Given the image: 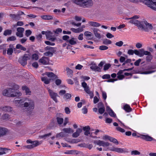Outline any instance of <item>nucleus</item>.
<instances>
[{
    "mask_svg": "<svg viewBox=\"0 0 156 156\" xmlns=\"http://www.w3.org/2000/svg\"><path fill=\"white\" fill-rule=\"evenodd\" d=\"M80 135V134L77 132L74 133L73 134L72 136L73 137H77Z\"/></svg>",
    "mask_w": 156,
    "mask_h": 156,
    "instance_id": "obj_61",
    "label": "nucleus"
},
{
    "mask_svg": "<svg viewBox=\"0 0 156 156\" xmlns=\"http://www.w3.org/2000/svg\"><path fill=\"white\" fill-rule=\"evenodd\" d=\"M141 61V59H139L137 60L134 63V65L136 66H139L140 62Z\"/></svg>",
    "mask_w": 156,
    "mask_h": 156,
    "instance_id": "obj_54",
    "label": "nucleus"
},
{
    "mask_svg": "<svg viewBox=\"0 0 156 156\" xmlns=\"http://www.w3.org/2000/svg\"><path fill=\"white\" fill-rule=\"evenodd\" d=\"M45 74L48 76L49 77L51 78V80H54L58 78L56 75L52 72H46Z\"/></svg>",
    "mask_w": 156,
    "mask_h": 156,
    "instance_id": "obj_15",
    "label": "nucleus"
},
{
    "mask_svg": "<svg viewBox=\"0 0 156 156\" xmlns=\"http://www.w3.org/2000/svg\"><path fill=\"white\" fill-rule=\"evenodd\" d=\"M71 95L69 93L66 94L63 96V98L65 100H67L68 99H71Z\"/></svg>",
    "mask_w": 156,
    "mask_h": 156,
    "instance_id": "obj_31",
    "label": "nucleus"
},
{
    "mask_svg": "<svg viewBox=\"0 0 156 156\" xmlns=\"http://www.w3.org/2000/svg\"><path fill=\"white\" fill-rule=\"evenodd\" d=\"M93 30L95 36L98 39H100L101 38V36L100 34L98 32V29L96 28H94L93 29Z\"/></svg>",
    "mask_w": 156,
    "mask_h": 156,
    "instance_id": "obj_19",
    "label": "nucleus"
},
{
    "mask_svg": "<svg viewBox=\"0 0 156 156\" xmlns=\"http://www.w3.org/2000/svg\"><path fill=\"white\" fill-rule=\"evenodd\" d=\"M84 89L86 93L90 95L91 98H92L93 97V94L90 90L89 87L84 88Z\"/></svg>",
    "mask_w": 156,
    "mask_h": 156,
    "instance_id": "obj_22",
    "label": "nucleus"
},
{
    "mask_svg": "<svg viewBox=\"0 0 156 156\" xmlns=\"http://www.w3.org/2000/svg\"><path fill=\"white\" fill-rule=\"evenodd\" d=\"M76 39L73 37L71 39L69 40V41H67V42H68L71 45H74L76 44Z\"/></svg>",
    "mask_w": 156,
    "mask_h": 156,
    "instance_id": "obj_32",
    "label": "nucleus"
},
{
    "mask_svg": "<svg viewBox=\"0 0 156 156\" xmlns=\"http://www.w3.org/2000/svg\"><path fill=\"white\" fill-rule=\"evenodd\" d=\"M11 88H8L7 89L3 90L2 92V94L3 95L7 97H11V96H13L14 95L13 94H11Z\"/></svg>",
    "mask_w": 156,
    "mask_h": 156,
    "instance_id": "obj_9",
    "label": "nucleus"
},
{
    "mask_svg": "<svg viewBox=\"0 0 156 156\" xmlns=\"http://www.w3.org/2000/svg\"><path fill=\"white\" fill-rule=\"evenodd\" d=\"M134 52V50L130 49L128 51V54L129 55H133Z\"/></svg>",
    "mask_w": 156,
    "mask_h": 156,
    "instance_id": "obj_64",
    "label": "nucleus"
},
{
    "mask_svg": "<svg viewBox=\"0 0 156 156\" xmlns=\"http://www.w3.org/2000/svg\"><path fill=\"white\" fill-rule=\"evenodd\" d=\"M66 71L67 74L70 76V77H71V76L72 75V74L73 73V70L69 69V67H66Z\"/></svg>",
    "mask_w": 156,
    "mask_h": 156,
    "instance_id": "obj_30",
    "label": "nucleus"
},
{
    "mask_svg": "<svg viewBox=\"0 0 156 156\" xmlns=\"http://www.w3.org/2000/svg\"><path fill=\"white\" fill-rule=\"evenodd\" d=\"M41 142H39L37 141H35V143H33L32 145H30L25 146V147L28 149H31L36 147H37L39 145L41 144Z\"/></svg>",
    "mask_w": 156,
    "mask_h": 156,
    "instance_id": "obj_16",
    "label": "nucleus"
},
{
    "mask_svg": "<svg viewBox=\"0 0 156 156\" xmlns=\"http://www.w3.org/2000/svg\"><path fill=\"white\" fill-rule=\"evenodd\" d=\"M9 16L13 20H19L20 18L18 14H10Z\"/></svg>",
    "mask_w": 156,
    "mask_h": 156,
    "instance_id": "obj_21",
    "label": "nucleus"
},
{
    "mask_svg": "<svg viewBox=\"0 0 156 156\" xmlns=\"http://www.w3.org/2000/svg\"><path fill=\"white\" fill-rule=\"evenodd\" d=\"M142 138L143 139L147 141H151L152 140V137L148 135H142Z\"/></svg>",
    "mask_w": 156,
    "mask_h": 156,
    "instance_id": "obj_24",
    "label": "nucleus"
},
{
    "mask_svg": "<svg viewBox=\"0 0 156 156\" xmlns=\"http://www.w3.org/2000/svg\"><path fill=\"white\" fill-rule=\"evenodd\" d=\"M0 151H5V152H9L8 151H10V150L7 148L0 147Z\"/></svg>",
    "mask_w": 156,
    "mask_h": 156,
    "instance_id": "obj_56",
    "label": "nucleus"
},
{
    "mask_svg": "<svg viewBox=\"0 0 156 156\" xmlns=\"http://www.w3.org/2000/svg\"><path fill=\"white\" fill-rule=\"evenodd\" d=\"M110 78V76L109 74H105L102 76V79H109Z\"/></svg>",
    "mask_w": 156,
    "mask_h": 156,
    "instance_id": "obj_50",
    "label": "nucleus"
},
{
    "mask_svg": "<svg viewBox=\"0 0 156 156\" xmlns=\"http://www.w3.org/2000/svg\"><path fill=\"white\" fill-rule=\"evenodd\" d=\"M106 36L107 37L109 38H111L114 37V36L109 33H108L106 35Z\"/></svg>",
    "mask_w": 156,
    "mask_h": 156,
    "instance_id": "obj_59",
    "label": "nucleus"
},
{
    "mask_svg": "<svg viewBox=\"0 0 156 156\" xmlns=\"http://www.w3.org/2000/svg\"><path fill=\"white\" fill-rule=\"evenodd\" d=\"M41 18L45 20H49L53 19V17L51 16L44 15L41 16Z\"/></svg>",
    "mask_w": 156,
    "mask_h": 156,
    "instance_id": "obj_29",
    "label": "nucleus"
},
{
    "mask_svg": "<svg viewBox=\"0 0 156 156\" xmlns=\"http://www.w3.org/2000/svg\"><path fill=\"white\" fill-rule=\"evenodd\" d=\"M31 58V54L29 53L24 54L19 59V62L23 66L27 64V61Z\"/></svg>",
    "mask_w": 156,
    "mask_h": 156,
    "instance_id": "obj_2",
    "label": "nucleus"
},
{
    "mask_svg": "<svg viewBox=\"0 0 156 156\" xmlns=\"http://www.w3.org/2000/svg\"><path fill=\"white\" fill-rule=\"evenodd\" d=\"M105 107L98 108V112L100 114H102L104 113L105 111Z\"/></svg>",
    "mask_w": 156,
    "mask_h": 156,
    "instance_id": "obj_45",
    "label": "nucleus"
},
{
    "mask_svg": "<svg viewBox=\"0 0 156 156\" xmlns=\"http://www.w3.org/2000/svg\"><path fill=\"white\" fill-rule=\"evenodd\" d=\"M80 141V140L79 139H73L72 140L70 141V142L71 143H77L79 142Z\"/></svg>",
    "mask_w": 156,
    "mask_h": 156,
    "instance_id": "obj_58",
    "label": "nucleus"
},
{
    "mask_svg": "<svg viewBox=\"0 0 156 156\" xmlns=\"http://www.w3.org/2000/svg\"><path fill=\"white\" fill-rule=\"evenodd\" d=\"M123 44V42L122 41H120L116 43L115 44L116 45L119 47H121Z\"/></svg>",
    "mask_w": 156,
    "mask_h": 156,
    "instance_id": "obj_51",
    "label": "nucleus"
},
{
    "mask_svg": "<svg viewBox=\"0 0 156 156\" xmlns=\"http://www.w3.org/2000/svg\"><path fill=\"white\" fill-rule=\"evenodd\" d=\"M65 110L66 114H69L70 113V111L69 108L68 107H66L65 109Z\"/></svg>",
    "mask_w": 156,
    "mask_h": 156,
    "instance_id": "obj_62",
    "label": "nucleus"
},
{
    "mask_svg": "<svg viewBox=\"0 0 156 156\" xmlns=\"http://www.w3.org/2000/svg\"><path fill=\"white\" fill-rule=\"evenodd\" d=\"M116 129L117 130L123 133L125 132V130L124 129L121 128L120 127H116Z\"/></svg>",
    "mask_w": 156,
    "mask_h": 156,
    "instance_id": "obj_57",
    "label": "nucleus"
},
{
    "mask_svg": "<svg viewBox=\"0 0 156 156\" xmlns=\"http://www.w3.org/2000/svg\"><path fill=\"white\" fill-rule=\"evenodd\" d=\"M84 35L87 37V39L88 40H91V38H90L92 35V34L90 32L87 31L84 32Z\"/></svg>",
    "mask_w": 156,
    "mask_h": 156,
    "instance_id": "obj_26",
    "label": "nucleus"
},
{
    "mask_svg": "<svg viewBox=\"0 0 156 156\" xmlns=\"http://www.w3.org/2000/svg\"><path fill=\"white\" fill-rule=\"evenodd\" d=\"M142 23H143L140 26V28H141L146 32L152 29L153 26L151 24L149 23L146 21H142Z\"/></svg>",
    "mask_w": 156,
    "mask_h": 156,
    "instance_id": "obj_4",
    "label": "nucleus"
},
{
    "mask_svg": "<svg viewBox=\"0 0 156 156\" xmlns=\"http://www.w3.org/2000/svg\"><path fill=\"white\" fill-rule=\"evenodd\" d=\"M53 52L48 51H47V52L44 53V54L45 56H49L51 57L53 55Z\"/></svg>",
    "mask_w": 156,
    "mask_h": 156,
    "instance_id": "obj_43",
    "label": "nucleus"
},
{
    "mask_svg": "<svg viewBox=\"0 0 156 156\" xmlns=\"http://www.w3.org/2000/svg\"><path fill=\"white\" fill-rule=\"evenodd\" d=\"M140 154V153L137 151H133L131 152L132 154L139 155Z\"/></svg>",
    "mask_w": 156,
    "mask_h": 156,
    "instance_id": "obj_53",
    "label": "nucleus"
},
{
    "mask_svg": "<svg viewBox=\"0 0 156 156\" xmlns=\"http://www.w3.org/2000/svg\"><path fill=\"white\" fill-rule=\"evenodd\" d=\"M16 39V38L15 36H12L10 37H8L7 41H15Z\"/></svg>",
    "mask_w": 156,
    "mask_h": 156,
    "instance_id": "obj_42",
    "label": "nucleus"
},
{
    "mask_svg": "<svg viewBox=\"0 0 156 156\" xmlns=\"http://www.w3.org/2000/svg\"><path fill=\"white\" fill-rule=\"evenodd\" d=\"M45 49L46 50H49V51L52 52L53 53L54 52V48H52L50 46H47L45 48Z\"/></svg>",
    "mask_w": 156,
    "mask_h": 156,
    "instance_id": "obj_40",
    "label": "nucleus"
},
{
    "mask_svg": "<svg viewBox=\"0 0 156 156\" xmlns=\"http://www.w3.org/2000/svg\"><path fill=\"white\" fill-rule=\"evenodd\" d=\"M48 90L51 98L56 102H57L58 100L56 98V97H58L57 94L54 92L52 90L49 88H48Z\"/></svg>",
    "mask_w": 156,
    "mask_h": 156,
    "instance_id": "obj_7",
    "label": "nucleus"
},
{
    "mask_svg": "<svg viewBox=\"0 0 156 156\" xmlns=\"http://www.w3.org/2000/svg\"><path fill=\"white\" fill-rule=\"evenodd\" d=\"M123 109L127 112H130L132 111V108L128 104H126L124 106Z\"/></svg>",
    "mask_w": 156,
    "mask_h": 156,
    "instance_id": "obj_23",
    "label": "nucleus"
},
{
    "mask_svg": "<svg viewBox=\"0 0 156 156\" xmlns=\"http://www.w3.org/2000/svg\"><path fill=\"white\" fill-rule=\"evenodd\" d=\"M144 2L145 4L156 11V0H147Z\"/></svg>",
    "mask_w": 156,
    "mask_h": 156,
    "instance_id": "obj_6",
    "label": "nucleus"
},
{
    "mask_svg": "<svg viewBox=\"0 0 156 156\" xmlns=\"http://www.w3.org/2000/svg\"><path fill=\"white\" fill-rule=\"evenodd\" d=\"M62 83L61 80L60 79H57L55 80V83L56 85L57 86L59 85H60Z\"/></svg>",
    "mask_w": 156,
    "mask_h": 156,
    "instance_id": "obj_60",
    "label": "nucleus"
},
{
    "mask_svg": "<svg viewBox=\"0 0 156 156\" xmlns=\"http://www.w3.org/2000/svg\"><path fill=\"white\" fill-rule=\"evenodd\" d=\"M52 34V33L51 31H48V33L45 34L46 38L49 40V38H50L51 37L50 35Z\"/></svg>",
    "mask_w": 156,
    "mask_h": 156,
    "instance_id": "obj_48",
    "label": "nucleus"
},
{
    "mask_svg": "<svg viewBox=\"0 0 156 156\" xmlns=\"http://www.w3.org/2000/svg\"><path fill=\"white\" fill-rule=\"evenodd\" d=\"M111 66L110 64H106L104 66V70L106 71L108 70Z\"/></svg>",
    "mask_w": 156,
    "mask_h": 156,
    "instance_id": "obj_46",
    "label": "nucleus"
},
{
    "mask_svg": "<svg viewBox=\"0 0 156 156\" xmlns=\"http://www.w3.org/2000/svg\"><path fill=\"white\" fill-rule=\"evenodd\" d=\"M0 110L5 112H11L13 111V108L9 106H1Z\"/></svg>",
    "mask_w": 156,
    "mask_h": 156,
    "instance_id": "obj_8",
    "label": "nucleus"
},
{
    "mask_svg": "<svg viewBox=\"0 0 156 156\" xmlns=\"http://www.w3.org/2000/svg\"><path fill=\"white\" fill-rule=\"evenodd\" d=\"M103 43L105 45L109 44L112 43V41L110 40L106 39L103 40Z\"/></svg>",
    "mask_w": 156,
    "mask_h": 156,
    "instance_id": "obj_36",
    "label": "nucleus"
},
{
    "mask_svg": "<svg viewBox=\"0 0 156 156\" xmlns=\"http://www.w3.org/2000/svg\"><path fill=\"white\" fill-rule=\"evenodd\" d=\"M17 32L16 33V36L20 37H23V33L24 30V28L19 27L17 29Z\"/></svg>",
    "mask_w": 156,
    "mask_h": 156,
    "instance_id": "obj_13",
    "label": "nucleus"
},
{
    "mask_svg": "<svg viewBox=\"0 0 156 156\" xmlns=\"http://www.w3.org/2000/svg\"><path fill=\"white\" fill-rule=\"evenodd\" d=\"M22 105L30 110L33 109L34 107V103L33 100L27 98L24 104H22Z\"/></svg>",
    "mask_w": 156,
    "mask_h": 156,
    "instance_id": "obj_3",
    "label": "nucleus"
},
{
    "mask_svg": "<svg viewBox=\"0 0 156 156\" xmlns=\"http://www.w3.org/2000/svg\"><path fill=\"white\" fill-rule=\"evenodd\" d=\"M110 150L119 153H123L125 151L123 148H121L113 147L110 149Z\"/></svg>",
    "mask_w": 156,
    "mask_h": 156,
    "instance_id": "obj_14",
    "label": "nucleus"
},
{
    "mask_svg": "<svg viewBox=\"0 0 156 156\" xmlns=\"http://www.w3.org/2000/svg\"><path fill=\"white\" fill-rule=\"evenodd\" d=\"M41 80L43 81L46 84H48L50 83L51 79H48L46 77H42L41 78Z\"/></svg>",
    "mask_w": 156,
    "mask_h": 156,
    "instance_id": "obj_25",
    "label": "nucleus"
},
{
    "mask_svg": "<svg viewBox=\"0 0 156 156\" xmlns=\"http://www.w3.org/2000/svg\"><path fill=\"white\" fill-rule=\"evenodd\" d=\"M139 18V17L138 16H135L132 17V19L129 21V22L134 24L137 26L138 28H140L143 23H142V21H140L137 20Z\"/></svg>",
    "mask_w": 156,
    "mask_h": 156,
    "instance_id": "obj_5",
    "label": "nucleus"
},
{
    "mask_svg": "<svg viewBox=\"0 0 156 156\" xmlns=\"http://www.w3.org/2000/svg\"><path fill=\"white\" fill-rule=\"evenodd\" d=\"M22 90L25 91L26 94L27 95H30L31 91L29 88L26 86H24L22 87Z\"/></svg>",
    "mask_w": 156,
    "mask_h": 156,
    "instance_id": "obj_18",
    "label": "nucleus"
},
{
    "mask_svg": "<svg viewBox=\"0 0 156 156\" xmlns=\"http://www.w3.org/2000/svg\"><path fill=\"white\" fill-rule=\"evenodd\" d=\"M38 62L39 63L43 65H47L49 62V59L48 57H43L40 59Z\"/></svg>",
    "mask_w": 156,
    "mask_h": 156,
    "instance_id": "obj_12",
    "label": "nucleus"
},
{
    "mask_svg": "<svg viewBox=\"0 0 156 156\" xmlns=\"http://www.w3.org/2000/svg\"><path fill=\"white\" fill-rule=\"evenodd\" d=\"M139 53L140 54V56L142 57L143 56V53L144 49H139Z\"/></svg>",
    "mask_w": 156,
    "mask_h": 156,
    "instance_id": "obj_55",
    "label": "nucleus"
},
{
    "mask_svg": "<svg viewBox=\"0 0 156 156\" xmlns=\"http://www.w3.org/2000/svg\"><path fill=\"white\" fill-rule=\"evenodd\" d=\"M148 55V56L146 57V59L147 60H148V57H151V53L147 51H144L143 55Z\"/></svg>",
    "mask_w": 156,
    "mask_h": 156,
    "instance_id": "obj_34",
    "label": "nucleus"
},
{
    "mask_svg": "<svg viewBox=\"0 0 156 156\" xmlns=\"http://www.w3.org/2000/svg\"><path fill=\"white\" fill-rule=\"evenodd\" d=\"M108 113L109 115L112 117H115L116 116V115L114 113L112 110L110 111H109Z\"/></svg>",
    "mask_w": 156,
    "mask_h": 156,
    "instance_id": "obj_52",
    "label": "nucleus"
},
{
    "mask_svg": "<svg viewBox=\"0 0 156 156\" xmlns=\"http://www.w3.org/2000/svg\"><path fill=\"white\" fill-rule=\"evenodd\" d=\"M32 31L30 30H27L26 31L25 35L27 37H28L31 34Z\"/></svg>",
    "mask_w": 156,
    "mask_h": 156,
    "instance_id": "obj_47",
    "label": "nucleus"
},
{
    "mask_svg": "<svg viewBox=\"0 0 156 156\" xmlns=\"http://www.w3.org/2000/svg\"><path fill=\"white\" fill-rule=\"evenodd\" d=\"M9 118H10V115L7 113L3 114L2 116V118L3 120H6Z\"/></svg>",
    "mask_w": 156,
    "mask_h": 156,
    "instance_id": "obj_35",
    "label": "nucleus"
},
{
    "mask_svg": "<svg viewBox=\"0 0 156 156\" xmlns=\"http://www.w3.org/2000/svg\"><path fill=\"white\" fill-rule=\"evenodd\" d=\"M109 140L111 142H113L116 144H119L118 141H117V140L114 138L110 137V138L109 139Z\"/></svg>",
    "mask_w": 156,
    "mask_h": 156,
    "instance_id": "obj_37",
    "label": "nucleus"
},
{
    "mask_svg": "<svg viewBox=\"0 0 156 156\" xmlns=\"http://www.w3.org/2000/svg\"><path fill=\"white\" fill-rule=\"evenodd\" d=\"M108 47L105 45L101 46L99 47V49L101 50H105L108 49Z\"/></svg>",
    "mask_w": 156,
    "mask_h": 156,
    "instance_id": "obj_44",
    "label": "nucleus"
},
{
    "mask_svg": "<svg viewBox=\"0 0 156 156\" xmlns=\"http://www.w3.org/2000/svg\"><path fill=\"white\" fill-rule=\"evenodd\" d=\"M88 23L89 26L94 27H98L101 25L98 23L94 21H89Z\"/></svg>",
    "mask_w": 156,
    "mask_h": 156,
    "instance_id": "obj_17",
    "label": "nucleus"
},
{
    "mask_svg": "<svg viewBox=\"0 0 156 156\" xmlns=\"http://www.w3.org/2000/svg\"><path fill=\"white\" fill-rule=\"evenodd\" d=\"M57 120L58 123L59 124H62L63 122V118L60 117H57Z\"/></svg>",
    "mask_w": 156,
    "mask_h": 156,
    "instance_id": "obj_41",
    "label": "nucleus"
},
{
    "mask_svg": "<svg viewBox=\"0 0 156 156\" xmlns=\"http://www.w3.org/2000/svg\"><path fill=\"white\" fill-rule=\"evenodd\" d=\"M31 57L33 60H37L39 58V56L37 54L34 53L31 55Z\"/></svg>",
    "mask_w": 156,
    "mask_h": 156,
    "instance_id": "obj_33",
    "label": "nucleus"
},
{
    "mask_svg": "<svg viewBox=\"0 0 156 156\" xmlns=\"http://www.w3.org/2000/svg\"><path fill=\"white\" fill-rule=\"evenodd\" d=\"M76 5L83 8L89 7L92 6L93 2L92 0H72Z\"/></svg>",
    "mask_w": 156,
    "mask_h": 156,
    "instance_id": "obj_1",
    "label": "nucleus"
},
{
    "mask_svg": "<svg viewBox=\"0 0 156 156\" xmlns=\"http://www.w3.org/2000/svg\"><path fill=\"white\" fill-rule=\"evenodd\" d=\"M110 144L108 142H105L103 141H101L100 146H101L103 147H107L109 146Z\"/></svg>",
    "mask_w": 156,
    "mask_h": 156,
    "instance_id": "obj_39",
    "label": "nucleus"
},
{
    "mask_svg": "<svg viewBox=\"0 0 156 156\" xmlns=\"http://www.w3.org/2000/svg\"><path fill=\"white\" fill-rule=\"evenodd\" d=\"M12 30H5L3 33L4 35L5 36H7L8 35H10L12 33Z\"/></svg>",
    "mask_w": 156,
    "mask_h": 156,
    "instance_id": "obj_38",
    "label": "nucleus"
},
{
    "mask_svg": "<svg viewBox=\"0 0 156 156\" xmlns=\"http://www.w3.org/2000/svg\"><path fill=\"white\" fill-rule=\"evenodd\" d=\"M90 66V68L92 70L98 72L101 71V68L98 66H97L96 63L94 62H92L91 63L89 64Z\"/></svg>",
    "mask_w": 156,
    "mask_h": 156,
    "instance_id": "obj_10",
    "label": "nucleus"
},
{
    "mask_svg": "<svg viewBox=\"0 0 156 156\" xmlns=\"http://www.w3.org/2000/svg\"><path fill=\"white\" fill-rule=\"evenodd\" d=\"M83 129L85 131L84 134L85 135L88 136L90 133V128L89 126H87L83 127Z\"/></svg>",
    "mask_w": 156,
    "mask_h": 156,
    "instance_id": "obj_20",
    "label": "nucleus"
},
{
    "mask_svg": "<svg viewBox=\"0 0 156 156\" xmlns=\"http://www.w3.org/2000/svg\"><path fill=\"white\" fill-rule=\"evenodd\" d=\"M13 102L15 104H18L20 103V101H19V98H15Z\"/></svg>",
    "mask_w": 156,
    "mask_h": 156,
    "instance_id": "obj_63",
    "label": "nucleus"
},
{
    "mask_svg": "<svg viewBox=\"0 0 156 156\" xmlns=\"http://www.w3.org/2000/svg\"><path fill=\"white\" fill-rule=\"evenodd\" d=\"M13 52V49L9 48L7 50V54L9 55H12Z\"/></svg>",
    "mask_w": 156,
    "mask_h": 156,
    "instance_id": "obj_49",
    "label": "nucleus"
},
{
    "mask_svg": "<svg viewBox=\"0 0 156 156\" xmlns=\"http://www.w3.org/2000/svg\"><path fill=\"white\" fill-rule=\"evenodd\" d=\"M11 94H13V96H11V97H19L21 95V93L17 90H16L13 88H11Z\"/></svg>",
    "mask_w": 156,
    "mask_h": 156,
    "instance_id": "obj_11",
    "label": "nucleus"
},
{
    "mask_svg": "<svg viewBox=\"0 0 156 156\" xmlns=\"http://www.w3.org/2000/svg\"><path fill=\"white\" fill-rule=\"evenodd\" d=\"M63 131L66 133H73L74 131L73 130L71 129L70 128H64L63 129Z\"/></svg>",
    "mask_w": 156,
    "mask_h": 156,
    "instance_id": "obj_27",
    "label": "nucleus"
},
{
    "mask_svg": "<svg viewBox=\"0 0 156 156\" xmlns=\"http://www.w3.org/2000/svg\"><path fill=\"white\" fill-rule=\"evenodd\" d=\"M6 130L5 128L0 127V137L6 134Z\"/></svg>",
    "mask_w": 156,
    "mask_h": 156,
    "instance_id": "obj_28",
    "label": "nucleus"
}]
</instances>
